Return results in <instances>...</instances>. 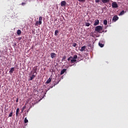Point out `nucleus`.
<instances>
[{"instance_id": "1", "label": "nucleus", "mask_w": 128, "mask_h": 128, "mask_svg": "<svg viewBox=\"0 0 128 128\" xmlns=\"http://www.w3.org/2000/svg\"><path fill=\"white\" fill-rule=\"evenodd\" d=\"M94 30L98 33H102V26H97L95 28Z\"/></svg>"}, {"instance_id": "2", "label": "nucleus", "mask_w": 128, "mask_h": 128, "mask_svg": "<svg viewBox=\"0 0 128 128\" xmlns=\"http://www.w3.org/2000/svg\"><path fill=\"white\" fill-rule=\"evenodd\" d=\"M100 1L102 2L105 4H108V3L110 2V0H95V2L99 3L100 2Z\"/></svg>"}, {"instance_id": "3", "label": "nucleus", "mask_w": 128, "mask_h": 128, "mask_svg": "<svg viewBox=\"0 0 128 128\" xmlns=\"http://www.w3.org/2000/svg\"><path fill=\"white\" fill-rule=\"evenodd\" d=\"M37 68H36L34 69V72L32 73L33 74L30 77V78L29 79V80H32L36 76V75H34V73L36 72Z\"/></svg>"}, {"instance_id": "4", "label": "nucleus", "mask_w": 128, "mask_h": 128, "mask_svg": "<svg viewBox=\"0 0 128 128\" xmlns=\"http://www.w3.org/2000/svg\"><path fill=\"white\" fill-rule=\"evenodd\" d=\"M42 16H40L39 18V22L37 21L36 23V26H38V25H40L42 24Z\"/></svg>"}, {"instance_id": "5", "label": "nucleus", "mask_w": 128, "mask_h": 128, "mask_svg": "<svg viewBox=\"0 0 128 128\" xmlns=\"http://www.w3.org/2000/svg\"><path fill=\"white\" fill-rule=\"evenodd\" d=\"M112 8H118V4L116 2H113L112 4Z\"/></svg>"}, {"instance_id": "6", "label": "nucleus", "mask_w": 128, "mask_h": 128, "mask_svg": "<svg viewBox=\"0 0 128 128\" xmlns=\"http://www.w3.org/2000/svg\"><path fill=\"white\" fill-rule=\"evenodd\" d=\"M118 20V16H114L113 17L112 20L113 22H116V20Z\"/></svg>"}, {"instance_id": "7", "label": "nucleus", "mask_w": 128, "mask_h": 128, "mask_svg": "<svg viewBox=\"0 0 128 128\" xmlns=\"http://www.w3.org/2000/svg\"><path fill=\"white\" fill-rule=\"evenodd\" d=\"M100 21L98 20H94V26H96L99 24Z\"/></svg>"}, {"instance_id": "8", "label": "nucleus", "mask_w": 128, "mask_h": 128, "mask_svg": "<svg viewBox=\"0 0 128 128\" xmlns=\"http://www.w3.org/2000/svg\"><path fill=\"white\" fill-rule=\"evenodd\" d=\"M50 56L52 58H54L56 56V54L55 53L52 52L50 54Z\"/></svg>"}, {"instance_id": "9", "label": "nucleus", "mask_w": 128, "mask_h": 128, "mask_svg": "<svg viewBox=\"0 0 128 128\" xmlns=\"http://www.w3.org/2000/svg\"><path fill=\"white\" fill-rule=\"evenodd\" d=\"M66 5V1H62V2H61V6H64Z\"/></svg>"}, {"instance_id": "10", "label": "nucleus", "mask_w": 128, "mask_h": 128, "mask_svg": "<svg viewBox=\"0 0 128 128\" xmlns=\"http://www.w3.org/2000/svg\"><path fill=\"white\" fill-rule=\"evenodd\" d=\"M86 46H83L81 48V50H80V51L81 52H83V51H85L86 49Z\"/></svg>"}, {"instance_id": "11", "label": "nucleus", "mask_w": 128, "mask_h": 128, "mask_svg": "<svg viewBox=\"0 0 128 128\" xmlns=\"http://www.w3.org/2000/svg\"><path fill=\"white\" fill-rule=\"evenodd\" d=\"M66 69H63L62 70H61L60 72V74L62 75L64 74V73L66 72Z\"/></svg>"}, {"instance_id": "12", "label": "nucleus", "mask_w": 128, "mask_h": 128, "mask_svg": "<svg viewBox=\"0 0 128 128\" xmlns=\"http://www.w3.org/2000/svg\"><path fill=\"white\" fill-rule=\"evenodd\" d=\"M76 62V60H75V59H74V58H72L71 60L70 61V62H71V64H73V63H74Z\"/></svg>"}, {"instance_id": "13", "label": "nucleus", "mask_w": 128, "mask_h": 128, "mask_svg": "<svg viewBox=\"0 0 128 128\" xmlns=\"http://www.w3.org/2000/svg\"><path fill=\"white\" fill-rule=\"evenodd\" d=\"M14 70V68H11L10 70V74H12Z\"/></svg>"}, {"instance_id": "14", "label": "nucleus", "mask_w": 128, "mask_h": 128, "mask_svg": "<svg viewBox=\"0 0 128 128\" xmlns=\"http://www.w3.org/2000/svg\"><path fill=\"white\" fill-rule=\"evenodd\" d=\"M52 78H50L46 82V84H50L52 82Z\"/></svg>"}, {"instance_id": "15", "label": "nucleus", "mask_w": 128, "mask_h": 128, "mask_svg": "<svg viewBox=\"0 0 128 128\" xmlns=\"http://www.w3.org/2000/svg\"><path fill=\"white\" fill-rule=\"evenodd\" d=\"M98 46H99L100 48H103V47L104 46V44H102L100 42H98Z\"/></svg>"}, {"instance_id": "16", "label": "nucleus", "mask_w": 128, "mask_h": 128, "mask_svg": "<svg viewBox=\"0 0 128 128\" xmlns=\"http://www.w3.org/2000/svg\"><path fill=\"white\" fill-rule=\"evenodd\" d=\"M124 13H125L124 10H122V11L120 12L119 16H122L123 14H124Z\"/></svg>"}, {"instance_id": "17", "label": "nucleus", "mask_w": 128, "mask_h": 128, "mask_svg": "<svg viewBox=\"0 0 128 128\" xmlns=\"http://www.w3.org/2000/svg\"><path fill=\"white\" fill-rule=\"evenodd\" d=\"M59 32L58 30H55V33L54 34V35H55V36H56L58 35V34Z\"/></svg>"}, {"instance_id": "18", "label": "nucleus", "mask_w": 128, "mask_h": 128, "mask_svg": "<svg viewBox=\"0 0 128 128\" xmlns=\"http://www.w3.org/2000/svg\"><path fill=\"white\" fill-rule=\"evenodd\" d=\"M78 58V56L77 55H74L73 57H72V59L76 60Z\"/></svg>"}, {"instance_id": "19", "label": "nucleus", "mask_w": 128, "mask_h": 128, "mask_svg": "<svg viewBox=\"0 0 128 128\" xmlns=\"http://www.w3.org/2000/svg\"><path fill=\"white\" fill-rule=\"evenodd\" d=\"M12 114H13V110H12L11 112L9 114L8 117H12Z\"/></svg>"}, {"instance_id": "20", "label": "nucleus", "mask_w": 128, "mask_h": 128, "mask_svg": "<svg viewBox=\"0 0 128 128\" xmlns=\"http://www.w3.org/2000/svg\"><path fill=\"white\" fill-rule=\"evenodd\" d=\"M107 24H108V21H107V20H104V25H107Z\"/></svg>"}, {"instance_id": "21", "label": "nucleus", "mask_w": 128, "mask_h": 128, "mask_svg": "<svg viewBox=\"0 0 128 128\" xmlns=\"http://www.w3.org/2000/svg\"><path fill=\"white\" fill-rule=\"evenodd\" d=\"M21 34H22L21 30H18V32H17V34H18V35H20Z\"/></svg>"}, {"instance_id": "22", "label": "nucleus", "mask_w": 128, "mask_h": 128, "mask_svg": "<svg viewBox=\"0 0 128 128\" xmlns=\"http://www.w3.org/2000/svg\"><path fill=\"white\" fill-rule=\"evenodd\" d=\"M66 58V56H63V58H62V62L65 61V59Z\"/></svg>"}, {"instance_id": "23", "label": "nucleus", "mask_w": 128, "mask_h": 128, "mask_svg": "<svg viewBox=\"0 0 128 128\" xmlns=\"http://www.w3.org/2000/svg\"><path fill=\"white\" fill-rule=\"evenodd\" d=\"M20 112V109L19 108H18L17 110H16V116H18V112Z\"/></svg>"}, {"instance_id": "24", "label": "nucleus", "mask_w": 128, "mask_h": 128, "mask_svg": "<svg viewBox=\"0 0 128 128\" xmlns=\"http://www.w3.org/2000/svg\"><path fill=\"white\" fill-rule=\"evenodd\" d=\"M28 120H27V118H26L24 119V124H27V122H28Z\"/></svg>"}, {"instance_id": "25", "label": "nucleus", "mask_w": 128, "mask_h": 128, "mask_svg": "<svg viewBox=\"0 0 128 128\" xmlns=\"http://www.w3.org/2000/svg\"><path fill=\"white\" fill-rule=\"evenodd\" d=\"M79 1L80 2H81L82 3H84L86 2V0H77Z\"/></svg>"}, {"instance_id": "26", "label": "nucleus", "mask_w": 128, "mask_h": 128, "mask_svg": "<svg viewBox=\"0 0 128 128\" xmlns=\"http://www.w3.org/2000/svg\"><path fill=\"white\" fill-rule=\"evenodd\" d=\"M72 56H70V57H69V58H68V60H68V61H70L72 60Z\"/></svg>"}, {"instance_id": "27", "label": "nucleus", "mask_w": 128, "mask_h": 128, "mask_svg": "<svg viewBox=\"0 0 128 128\" xmlns=\"http://www.w3.org/2000/svg\"><path fill=\"white\" fill-rule=\"evenodd\" d=\"M76 46H77V44H76V43H74V44H73V47H76Z\"/></svg>"}, {"instance_id": "28", "label": "nucleus", "mask_w": 128, "mask_h": 128, "mask_svg": "<svg viewBox=\"0 0 128 128\" xmlns=\"http://www.w3.org/2000/svg\"><path fill=\"white\" fill-rule=\"evenodd\" d=\"M86 26H90V24L87 22V23H86Z\"/></svg>"}, {"instance_id": "29", "label": "nucleus", "mask_w": 128, "mask_h": 128, "mask_svg": "<svg viewBox=\"0 0 128 128\" xmlns=\"http://www.w3.org/2000/svg\"><path fill=\"white\" fill-rule=\"evenodd\" d=\"M26 108V106H24L22 108V110H24Z\"/></svg>"}, {"instance_id": "30", "label": "nucleus", "mask_w": 128, "mask_h": 128, "mask_svg": "<svg viewBox=\"0 0 128 128\" xmlns=\"http://www.w3.org/2000/svg\"><path fill=\"white\" fill-rule=\"evenodd\" d=\"M2 50H0V58H1L2 56Z\"/></svg>"}, {"instance_id": "31", "label": "nucleus", "mask_w": 128, "mask_h": 128, "mask_svg": "<svg viewBox=\"0 0 128 128\" xmlns=\"http://www.w3.org/2000/svg\"><path fill=\"white\" fill-rule=\"evenodd\" d=\"M26 4V3H25V2H22V6H24V5H25Z\"/></svg>"}, {"instance_id": "32", "label": "nucleus", "mask_w": 128, "mask_h": 128, "mask_svg": "<svg viewBox=\"0 0 128 128\" xmlns=\"http://www.w3.org/2000/svg\"><path fill=\"white\" fill-rule=\"evenodd\" d=\"M18 40H22V38H18Z\"/></svg>"}, {"instance_id": "33", "label": "nucleus", "mask_w": 128, "mask_h": 128, "mask_svg": "<svg viewBox=\"0 0 128 128\" xmlns=\"http://www.w3.org/2000/svg\"><path fill=\"white\" fill-rule=\"evenodd\" d=\"M18 98L16 99V102H18Z\"/></svg>"}, {"instance_id": "34", "label": "nucleus", "mask_w": 128, "mask_h": 128, "mask_svg": "<svg viewBox=\"0 0 128 128\" xmlns=\"http://www.w3.org/2000/svg\"><path fill=\"white\" fill-rule=\"evenodd\" d=\"M24 110H22V112H24Z\"/></svg>"}, {"instance_id": "35", "label": "nucleus", "mask_w": 128, "mask_h": 128, "mask_svg": "<svg viewBox=\"0 0 128 128\" xmlns=\"http://www.w3.org/2000/svg\"><path fill=\"white\" fill-rule=\"evenodd\" d=\"M14 45H16V43H14Z\"/></svg>"}, {"instance_id": "36", "label": "nucleus", "mask_w": 128, "mask_h": 128, "mask_svg": "<svg viewBox=\"0 0 128 128\" xmlns=\"http://www.w3.org/2000/svg\"><path fill=\"white\" fill-rule=\"evenodd\" d=\"M0 87H1V86H0Z\"/></svg>"}]
</instances>
